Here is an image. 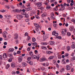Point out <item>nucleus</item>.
I'll return each mask as SVG.
<instances>
[{"label":"nucleus","instance_id":"obj_1","mask_svg":"<svg viewBox=\"0 0 75 75\" xmlns=\"http://www.w3.org/2000/svg\"><path fill=\"white\" fill-rule=\"evenodd\" d=\"M35 5L38 7H40L42 6V2H38L35 4Z\"/></svg>","mask_w":75,"mask_h":75},{"label":"nucleus","instance_id":"obj_2","mask_svg":"<svg viewBox=\"0 0 75 75\" xmlns=\"http://www.w3.org/2000/svg\"><path fill=\"white\" fill-rule=\"evenodd\" d=\"M23 61V57L21 56H20L18 57V61L19 63H20L22 62Z\"/></svg>","mask_w":75,"mask_h":75},{"label":"nucleus","instance_id":"obj_3","mask_svg":"<svg viewBox=\"0 0 75 75\" xmlns=\"http://www.w3.org/2000/svg\"><path fill=\"white\" fill-rule=\"evenodd\" d=\"M23 18V16L21 15H18L17 16V18L18 20H21Z\"/></svg>","mask_w":75,"mask_h":75},{"label":"nucleus","instance_id":"obj_4","mask_svg":"<svg viewBox=\"0 0 75 75\" xmlns=\"http://www.w3.org/2000/svg\"><path fill=\"white\" fill-rule=\"evenodd\" d=\"M5 18L6 19H7V20H9L10 18V17H11V16L10 15H5L4 16Z\"/></svg>","mask_w":75,"mask_h":75},{"label":"nucleus","instance_id":"obj_5","mask_svg":"<svg viewBox=\"0 0 75 75\" xmlns=\"http://www.w3.org/2000/svg\"><path fill=\"white\" fill-rule=\"evenodd\" d=\"M48 61V60L46 59L45 58H44L43 57H42L40 58V59L39 61L40 62H43V61Z\"/></svg>","mask_w":75,"mask_h":75},{"label":"nucleus","instance_id":"obj_6","mask_svg":"<svg viewBox=\"0 0 75 75\" xmlns=\"http://www.w3.org/2000/svg\"><path fill=\"white\" fill-rule=\"evenodd\" d=\"M18 37V35L17 33H15L14 34V38L15 40H17Z\"/></svg>","mask_w":75,"mask_h":75},{"label":"nucleus","instance_id":"obj_7","mask_svg":"<svg viewBox=\"0 0 75 75\" xmlns=\"http://www.w3.org/2000/svg\"><path fill=\"white\" fill-rule=\"evenodd\" d=\"M66 69L67 71H69L71 69V67L69 65H67L66 66Z\"/></svg>","mask_w":75,"mask_h":75},{"label":"nucleus","instance_id":"obj_8","mask_svg":"<svg viewBox=\"0 0 75 75\" xmlns=\"http://www.w3.org/2000/svg\"><path fill=\"white\" fill-rule=\"evenodd\" d=\"M27 63L28 64H30L31 65H33V61H31L30 60H28L27 62Z\"/></svg>","mask_w":75,"mask_h":75},{"label":"nucleus","instance_id":"obj_9","mask_svg":"<svg viewBox=\"0 0 75 75\" xmlns=\"http://www.w3.org/2000/svg\"><path fill=\"white\" fill-rule=\"evenodd\" d=\"M34 24L35 26L36 27H37V28H39V27H40L39 24H38L37 23H34Z\"/></svg>","mask_w":75,"mask_h":75},{"label":"nucleus","instance_id":"obj_10","mask_svg":"<svg viewBox=\"0 0 75 75\" xmlns=\"http://www.w3.org/2000/svg\"><path fill=\"white\" fill-rule=\"evenodd\" d=\"M14 50L12 48H10L8 50V52H13V51H14Z\"/></svg>","mask_w":75,"mask_h":75},{"label":"nucleus","instance_id":"obj_11","mask_svg":"<svg viewBox=\"0 0 75 75\" xmlns=\"http://www.w3.org/2000/svg\"><path fill=\"white\" fill-rule=\"evenodd\" d=\"M11 66L12 68H15L16 67V66L15 65V63H14V62H13L11 64Z\"/></svg>","mask_w":75,"mask_h":75},{"label":"nucleus","instance_id":"obj_12","mask_svg":"<svg viewBox=\"0 0 75 75\" xmlns=\"http://www.w3.org/2000/svg\"><path fill=\"white\" fill-rule=\"evenodd\" d=\"M49 45H53L54 44V41H50L49 42Z\"/></svg>","mask_w":75,"mask_h":75},{"label":"nucleus","instance_id":"obj_13","mask_svg":"<svg viewBox=\"0 0 75 75\" xmlns=\"http://www.w3.org/2000/svg\"><path fill=\"white\" fill-rule=\"evenodd\" d=\"M74 28L73 26H71L70 27L69 29L70 31H72L74 30Z\"/></svg>","mask_w":75,"mask_h":75},{"label":"nucleus","instance_id":"obj_14","mask_svg":"<svg viewBox=\"0 0 75 75\" xmlns=\"http://www.w3.org/2000/svg\"><path fill=\"white\" fill-rule=\"evenodd\" d=\"M3 57L4 58H7V56L6 54V53H4L3 54Z\"/></svg>","mask_w":75,"mask_h":75},{"label":"nucleus","instance_id":"obj_15","mask_svg":"<svg viewBox=\"0 0 75 75\" xmlns=\"http://www.w3.org/2000/svg\"><path fill=\"white\" fill-rule=\"evenodd\" d=\"M54 56H50L48 58V59H54Z\"/></svg>","mask_w":75,"mask_h":75},{"label":"nucleus","instance_id":"obj_16","mask_svg":"<svg viewBox=\"0 0 75 75\" xmlns=\"http://www.w3.org/2000/svg\"><path fill=\"white\" fill-rule=\"evenodd\" d=\"M62 34L63 36H65L66 34V33L64 31H63L62 32Z\"/></svg>","mask_w":75,"mask_h":75},{"label":"nucleus","instance_id":"obj_17","mask_svg":"<svg viewBox=\"0 0 75 75\" xmlns=\"http://www.w3.org/2000/svg\"><path fill=\"white\" fill-rule=\"evenodd\" d=\"M37 59L38 60H39L40 58V57H41V55L39 54H38L37 55Z\"/></svg>","mask_w":75,"mask_h":75},{"label":"nucleus","instance_id":"obj_18","mask_svg":"<svg viewBox=\"0 0 75 75\" xmlns=\"http://www.w3.org/2000/svg\"><path fill=\"white\" fill-rule=\"evenodd\" d=\"M32 58L33 59H37V56L35 55H33L32 56Z\"/></svg>","mask_w":75,"mask_h":75},{"label":"nucleus","instance_id":"obj_19","mask_svg":"<svg viewBox=\"0 0 75 75\" xmlns=\"http://www.w3.org/2000/svg\"><path fill=\"white\" fill-rule=\"evenodd\" d=\"M22 67H25L27 66V64L25 63L24 62L22 63Z\"/></svg>","mask_w":75,"mask_h":75},{"label":"nucleus","instance_id":"obj_20","mask_svg":"<svg viewBox=\"0 0 75 75\" xmlns=\"http://www.w3.org/2000/svg\"><path fill=\"white\" fill-rule=\"evenodd\" d=\"M13 11L14 12H20V10L17 9H14L13 10Z\"/></svg>","mask_w":75,"mask_h":75},{"label":"nucleus","instance_id":"obj_21","mask_svg":"<svg viewBox=\"0 0 75 75\" xmlns=\"http://www.w3.org/2000/svg\"><path fill=\"white\" fill-rule=\"evenodd\" d=\"M46 8L47 10H48V9H50V8H51V6H50L49 5H47L46 6Z\"/></svg>","mask_w":75,"mask_h":75},{"label":"nucleus","instance_id":"obj_22","mask_svg":"<svg viewBox=\"0 0 75 75\" xmlns=\"http://www.w3.org/2000/svg\"><path fill=\"white\" fill-rule=\"evenodd\" d=\"M46 54H53V52H52L51 51H47L46 52Z\"/></svg>","mask_w":75,"mask_h":75},{"label":"nucleus","instance_id":"obj_23","mask_svg":"<svg viewBox=\"0 0 75 75\" xmlns=\"http://www.w3.org/2000/svg\"><path fill=\"white\" fill-rule=\"evenodd\" d=\"M27 11H31L32 10V8L31 7H28L27 8Z\"/></svg>","mask_w":75,"mask_h":75},{"label":"nucleus","instance_id":"obj_24","mask_svg":"<svg viewBox=\"0 0 75 75\" xmlns=\"http://www.w3.org/2000/svg\"><path fill=\"white\" fill-rule=\"evenodd\" d=\"M70 49H71V47H70L69 46H67V51H69V50H70Z\"/></svg>","mask_w":75,"mask_h":75},{"label":"nucleus","instance_id":"obj_25","mask_svg":"<svg viewBox=\"0 0 75 75\" xmlns=\"http://www.w3.org/2000/svg\"><path fill=\"white\" fill-rule=\"evenodd\" d=\"M46 16H47V15L45 14V13H42V14L41 15V16L42 17H46Z\"/></svg>","mask_w":75,"mask_h":75},{"label":"nucleus","instance_id":"obj_26","mask_svg":"<svg viewBox=\"0 0 75 75\" xmlns=\"http://www.w3.org/2000/svg\"><path fill=\"white\" fill-rule=\"evenodd\" d=\"M29 54L30 55H33V51H30L29 52Z\"/></svg>","mask_w":75,"mask_h":75},{"label":"nucleus","instance_id":"obj_27","mask_svg":"<svg viewBox=\"0 0 75 75\" xmlns=\"http://www.w3.org/2000/svg\"><path fill=\"white\" fill-rule=\"evenodd\" d=\"M9 67H10V64H8L6 66V69H8L9 68Z\"/></svg>","mask_w":75,"mask_h":75},{"label":"nucleus","instance_id":"obj_28","mask_svg":"<svg viewBox=\"0 0 75 75\" xmlns=\"http://www.w3.org/2000/svg\"><path fill=\"white\" fill-rule=\"evenodd\" d=\"M71 48L72 49H75V45H72L71 46Z\"/></svg>","mask_w":75,"mask_h":75},{"label":"nucleus","instance_id":"obj_29","mask_svg":"<svg viewBox=\"0 0 75 75\" xmlns=\"http://www.w3.org/2000/svg\"><path fill=\"white\" fill-rule=\"evenodd\" d=\"M67 36H71V33L70 32H67Z\"/></svg>","mask_w":75,"mask_h":75},{"label":"nucleus","instance_id":"obj_30","mask_svg":"<svg viewBox=\"0 0 75 75\" xmlns=\"http://www.w3.org/2000/svg\"><path fill=\"white\" fill-rule=\"evenodd\" d=\"M5 8L7 9H10V6L9 5L7 6L6 5L5 6Z\"/></svg>","mask_w":75,"mask_h":75},{"label":"nucleus","instance_id":"obj_31","mask_svg":"<svg viewBox=\"0 0 75 75\" xmlns=\"http://www.w3.org/2000/svg\"><path fill=\"white\" fill-rule=\"evenodd\" d=\"M64 70H65V69L64 68H62L60 71L61 72H64Z\"/></svg>","mask_w":75,"mask_h":75},{"label":"nucleus","instance_id":"obj_32","mask_svg":"<svg viewBox=\"0 0 75 75\" xmlns=\"http://www.w3.org/2000/svg\"><path fill=\"white\" fill-rule=\"evenodd\" d=\"M0 12H2V13H4V12H6V10L2 9L0 10Z\"/></svg>","mask_w":75,"mask_h":75},{"label":"nucleus","instance_id":"obj_33","mask_svg":"<svg viewBox=\"0 0 75 75\" xmlns=\"http://www.w3.org/2000/svg\"><path fill=\"white\" fill-rule=\"evenodd\" d=\"M3 35H6L7 34V32L6 31H4L2 33Z\"/></svg>","mask_w":75,"mask_h":75},{"label":"nucleus","instance_id":"obj_34","mask_svg":"<svg viewBox=\"0 0 75 75\" xmlns=\"http://www.w3.org/2000/svg\"><path fill=\"white\" fill-rule=\"evenodd\" d=\"M30 38H30V36H28V38L27 39V41H29L30 40Z\"/></svg>","mask_w":75,"mask_h":75},{"label":"nucleus","instance_id":"obj_35","mask_svg":"<svg viewBox=\"0 0 75 75\" xmlns=\"http://www.w3.org/2000/svg\"><path fill=\"white\" fill-rule=\"evenodd\" d=\"M41 48L42 49V50H46V49H47V47H41Z\"/></svg>","mask_w":75,"mask_h":75},{"label":"nucleus","instance_id":"obj_36","mask_svg":"<svg viewBox=\"0 0 75 75\" xmlns=\"http://www.w3.org/2000/svg\"><path fill=\"white\" fill-rule=\"evenodd\" d=\"M64 55H65V57H68V56L69 55V54H68V53H65L64 54Z\"/></svg>","mask_w":75,"mask_h":75},{"label":"nucleus","instance_id":"obj_37","mask_svg":"<svg viewBox=\"0 0 75 75\" xmlns=\"http://www.w3.org/2000/svg\"><path fill=\"white\" fill-rule=\"evenodd\" d=\"M51 18L52 20H55V17L52 16L51 17Z\"/></svg>","mask_w":75,"mask_h":75},{"label":"nucleus","instance_id":"obj_38","mask_svg":"<svg viewBox=\"0 0 75 75\" xmlns=\"http://www.w3.org/2000/svg\"><path fill=\"white\" fill-rule=\"evenodd\" d=\"M56 33V31H54L52 32V34L53 35H54V34H55Z\"/></svg>","mask_w":75,"mask_h":75},{"label":"nucleus","instance_id":"obj_39","mask_svg":"<svg viewBox=\"0 0 75 75\" xmlns=\"http://www.w3.org/2000/svg\"><path fill=\"white\" fill-rule=\"evenodd\" d=\"M36 41V40H35V38H32V41L33 42H35Z\"/></svg>","mask_w":75,"mask_h":75},{"label":"nucleus","instance_id":"obj_40","mask_svg":"<svg viewBox=\"0 0 75 75\" xmlns=\"http://www.w3.org/2000/svg\"><path fill=\"white\" fill-rule=\"evenodd\" d=\"M53 9L55 11H58V8H54Z\"/></svg>","mask_w":75,"mask_h":75},{"label":"nucleus","instance_id":"obj_41","mask_svg":"<svg viewBox=\"0 0 75 75\" xmlns=\"http://www.w3.org/2000/svg\"><path fill=\"white\" fill-rule=\"evenodd\" d=\"M35 18H36L37 19H40V17L38 15H35Z\"/></svg>","mask_w":75,"mask_h":75},{"label":"nucleus","instance_id":"obj_42","mask_svg":"<svg viewBox=\"0 0 75 75\" xmlns=\"http://www.w3.org/2000/svg\"><path fill=\"white\" fill-rule=\"evenodd\" d=\"M9 57H11V58H13V54L11 53L9 55Z\"/></svg>","mask_w":75,"mask_h":75},{"label":"nucleus","instance_id":"obj_43","mask_svg":"<svg viewBox=\"0 0 75 75\" xmlns=\"http://www.w3.org/2000/svg\"><path fill=\"white\" fill-rule=\"evenodd\" d=\"M16 72L14 71H13L12 72V74H13V75H14L15 74H16Z\"/></svg>","mask_w":75,"mask_h":75},{"label":"nucleus","instance_id":"obj_44","mask_svg":"<svg viewBox=\"0 0 75 75\" xmlns=\"http://www.w3.org/2000/svg\"><path fill=\"white\" fill-rule=\"evenodd\" d=\"M37 45V43L36 42H34V43H33V45Z\"/></svg>","mask_w":75,"mask_h":75},{"label":"nucleus","instance_id":"obj_45","mask_svg":"<svg viewBox=\"0 0 75 75\" xmlns=\"http://www.w3.org/2000/svg\"><path fill=\"white\" fill-rule=\"evenodd\" d=\"M30 19H26L25 20V21L26 22H29L30 21Z\"/></svg>","mask_w":75,"mask_h":75},{"label":"nucleus","instance_id":"obj_46","mask_svg":"<svg viewBox=\"0 0 75 75\" xmlns=\"http://www.w3.org/2000/svg\"><path fill=\"white\" fill-rule=\"evenodd\" d=\"M56 67L57 68H59V65L58 64H56Z\"/></svg>","mask_w":75,"mask_h":75},{"label":"nucleus","instance_id":"obj_47","mask_svg":"<svg viewBox=\"0 0 75 75\" xmlns=\"http://www.w3.org/2000/svg\"><path fill=\"white\" fill-rule=\"evenodd\" d=\"M71 21H72V22H74V23L75 24V20L74 19H72Z\"/></svg>","mask_w":75,"mask_h":75},{"label":"nucleus","instance_id":"obj_48","mask_svg":"<svg viewBox=\"0 0 75 75\" xmlns=\"http://www.w3.org/2000/svg\"><path fill=\"white\" fill-rule=\"evenodd\" d=\"M25 17L26 18H28L29 17V16H28V15L27 14H26L25 15Z\"/></svg>","mask_w":75,"mask_h":75},{"label":"nucleus","instance_id":"obj_49","mask_svg":"<svg viewBox=\"0 0 75 75\" xmlns=\"http://www.w3.org/2000/svg\"><path fill=\"white\" fill-rule=\"evenodd\" d=\"M39 9L41 10H43L44 9V8L42 7H41Z\"/></svg>","mask_w":75,"mask_h":75},{"label":"nucleus","instance_id":"obj_50","mask_svg":"<svg viewBox=\"0 0 75 75\" xmlns=\"http://www.w3.org/2000/svg\"><path fill=\"white\" fill-rule=\"evenodd\" d=\"M57 38L58 39H61V38H62V37H61V36H57Z\"/></svg>","mask_w":75,"mask_h":75},{"label":"nucleus","instance_id":"obj_51","mask_svg":"<svg viewBox=\"0 0 75 75\" xmlns=\"http://www.w3.org/2000/svg\"><path fill=\"white\" fill-rule=\"evenodd\" d=\"M30 59H31V57H28L27 58V60L28 61H29V60H30Z\"/></svg>","mask_w":75,"mask_h":75},{"label":"nucleus","instance_id":"obj_52","mask_svg":"<svg viewBox=\"0 0 75 75\" xmlns=\"http://www.w3.org/2000/svg\"><path fill=\"white\" fill-rule=\"evenodd\" d=\"M61 8L62 9V10H64V9H65V6H62Z\"/></svg>","mask_w":75,"mask_h":75},{"label":"nucleus","instance_id":"obj_53","mask_svg":"<svg viewBox=\"0 0 75 75\" xmlns=\"http://www.w3.org/2000/svg\"><path fill=\"white\" fill-rule=\"evenodd\" d=\"M44 4H45V5H47V4H48V3L47 2V1H46L45 2Z\"/></svg>","mask_w":75,"mask_h":75},{"label":"nucleus","instance_id":"obj_54","mask_svg":"<svg viewBox=\"0 0 75 75\" xmlns=\"http://www.w3.org/2000/svg\"><path fill=\"white\" fill-rule=\"evenodd\" d=\"M28 33L26 32L25 33V36H28Z\"/></svg>","mask_w":75,"mask_h":75},{"label":"nucleus","instance_id":"obj_55","mask_svg":"<svg viewBox=\"0 0 75 75\" xmlns=\"http://www.w3.org/2000/svg\"><path fill=\"white\" fill-rule=\"evenodd\" d=\"M57 57L58 59H61V56L60 55H58Z\"/></svg>","mask_w":75,"mask_h":75},{"label":"nucleus","instance_id":"obj_56","mask_svg":"<svg viewBox=\"0 0 75 75\" xmlns=\"http://www.w3.org/2000/svg\"><path fill=\"white\" fill-rule=\"evenodd\" d=\"M28 51H30V47H29L27 49Z\"/></svg>","mask_w":75,"mask_h":75},{"label":"nucleus","instance_id":"obj_57","mask_svg":"<svg viewBox=\"0 0 75 75\" xmlns=\"http://www.w3.org/2000/svg\"><path fill=\"white\" fill-rule=\"evenodd\" d=\"M54 35L55 36H58V33H55V34H54Z\"/></svg>","mask_w":75,"mask_h":75},{"label":"nucleus","instance_id":"obj_58","mask_svg":"<svg viewBox=\"0 0 75 75\" xmlns=\"http://www.w3.org/2000/svg\"><path fill=\"white\" fill-rule=\"evenodd\" d=\"M47 42H43V45H47Z\"/></svg>","mask_w":75,"mask_h":75},{"label":"nucleus","instance_id":"obj_59","mask_svg":"<svg viewBox=\"0 0 75 75\" xmlns=\"http://www.w3.org/2000/svg\"><path fill=\"white\" fill-rule=\"evenodd\" d=\"M21 52V51H18L17 52V54H20Z\"/></svg>","mask_w":75,"mask_h":75},{"label":"nucleus","instance_id":"obj_60","mask_svg":"<svg viewBox=\"0 0 75 75\" xmlns=\"http://www.w3.org/2000/svg\"><path fill=\"white\" fill-rule=\"evenodd\" d=\"M8 62H11L12 61V59H8Z\"/></svg>","mask_w":75,"mask_h":75},{"label":"nucleus","instance_id":"obj_61","mask_svg":"<svg viewBox=\"0 0 75 75\" xmlns=\"http://www.w3.org/2000/svg\"><path fill=\"white\" fill-rule=\"evenodd\" d=\"M53 63L54 64H55L56 62H57L55 60H54L53 61H52Z\"/></svg>","mask_w":75,"mask_h":75},{"label":"nucleus","instance_id":"obj_62","mask_svg":"<svg viewBox=\"0 0 75 75\" xmlns=\"http://www.w3.org/2000/svg\"><path fill=\"white\" fill-rule=\"evenodd\" d=\"M67 1L68 3H71V0H67Z\"/></svg>","mask_w":75,"mask_h":75},{"label":"nucleus","instance_id":"obj_63","mask_svg":"<svg viewBox=\"0 0 75 75\" xmlns=\"http://www.w3.org/2000/svg\"><path fill=\"white\" fill-rule=\"evenodd\" d=\"M35 18V16H33V17H32L31 18V20H33V19H34Z\"/></svg>","mask_w":75,"mask_h":75},{"label":"nucleus","instance_id":"obj_64","mask_svg":"<svg viewBox=\"0 0 75 75\" xmlns=\"http://www.w3.org/2000/svg\"><path fill=\"white\" fill-rule=\"evenodd\" d=\"M43 39L44 40H46L47 39V37L45 36H43Z\"/></svg>","mask_w":75,"mask_h":75}]
</instances>
